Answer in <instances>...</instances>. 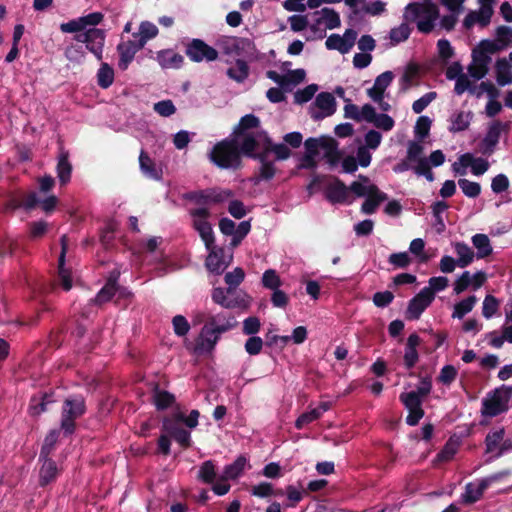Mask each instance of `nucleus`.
<instances>
[{
  "mask_svg": "<svg viewBox=\"0 0 512 512\" xmlns=\"http://www.w3.org/2000/svg\"><path fill=\"white\" fill-rule=\"evenodd\" d=\"M438 3L448 7V0H422L409 3L403 13V20L416 23L419 32L428 34L433 31L435 21L439 18Z\"/></svg>",
  "mask_w": 512,
  "mask_h": 512,
  "instance_id": "obj_1",
  "label": "nucleus"
},
{
  "mask_svg": "<svg viewBox=\"0 0 512 512\" xmlns=\"http://www.w3.org/2000/svg\"><path fill=\"white\" fill-rule=\"evenodd\" d=\"M242 141L225 138L216 143L210 154V161L220 169H238L242 164Z\"/></svg>",
  "mask_w": 512,
  "mask_h": 512,
  "instance_id": "obj_2",
  "label": "nucleus"
},
{
  "mask_svg": "<svg viewBox=\"0 0 512 512\" xmlns=\"http://www.w3.org/2000/svg\"><path fill=\"white\" fill-rule=\"evenodd\" d=\"M86 413L85 399L74 395L64 400L61 409L60 430L64 436H70L76 431V420Z\"/></svg>",
  "mask_w": 512,
  "mask_h": 512,
  "instance_id": "obj_3",
  "label": "nucleus"
},
{
  "mask_svg": "<svg viewBox=\"0 0 512 512\" xmlns=\"http://www.w3.org/2000/svg\"><path fill=\"white\" fill-rule=\"evenodd\" d=\"M74 39L77 42L84 43L86 49L91 52L98 61L103 58V48L106 39V33L103 29L90 28L84 33L76 34Z\"/></svg>",
  "mask_w": 512,
  "mask_h": 512,
  "instance_id": "obj_4",
  "label": "nucleus"
},
{
  "mask_svg": "<svg viewBox=\"0 0 512 512\" xmlns=\"http://www.w3.org/2000/svg\"><path fill=\"white\" fill-rule=\"evenodd\" d=\"M185 54L192 62L215 61L218 51L201 39H192L185 48Z\"/></svg>",
  "mask_w": 512,
  "mask_h": 512,
  "instance_id": "obj_5",
  "label": "nucleus"
},
{
  "mask_svg": "<svg viewBox=\"0 0 512 512\" xmlns=\"http://www.w3.org/2000/svg\"><path fill=\"white\" fill-rule=\"evenodd\" d=\"M399 400L408 411L406 423L409 426L417 425L424 416V410L422 408L423 399L418 397L415 393L402 392L399 395Z\"/></svg>",
  "mask_w": 512,
  "mask_h": 512,
  "instance_id": "obj_6",
  "label": "nucleus"
},
{
  "mask_svg": "<svg viewBox=\"0 0 512 512\" xmlns=\"http://www.w3.org/2000/svg\"><path fill=\"white\" fill-rule=\"evenodd\" d=\"M511 394L512 388L497 389L491 398L484 400L482 414L493 417L505 411Z\"/></svg>",
  "mask_w": 512,
  "mask_h": 512,
  "instance_id": "obj_7",
  "label": "nucleus"
},
{
  "mask_svg": "<svg viewBox=\"0 0 512 512\" xmlns=\"http://www.w3.org/2000/svg\"><path fill=\"white\" fill-rule=\"evenodd\" d=\"M232 196L230 190L214 191V190H199L190 191L183 195L185 200L194 202L195 204L205 206L209 203H220Z\"/></svg>",
  "mask_w": 512,
  "mask_h": 512,
  "instance_id": "obj_8",
  "label": "nucleus"
},
{
  "mask_svg": "<svg viewBox=\"0 0 512 512\" xmlns=\"http://www.w3.org/2000/svg\"><path fill=\"white\" fill-rule=\"evenodd\" d=\"M431 292L428 289H422L412 299L409 300L405 311L407 320H418L421 314L432 303Z\"/></svg>",
  "mask_w": 512,
  "mask_h": 512,
  "instance_id": "obj_9",
  "label": "nucleus"
},
{
  "mask_svg": "<svg viewBox=\"0 0 512 512\" xmlns=\"http://www.w3.org/2000/svg\"><path fill=\"white\" fill-rule=\"evenodd\" d=\"M161 431L167 433L171 438L179 443L183 449H187L192 445L190 432L182 428L176 423V421L170 419V417L163 418Z\"/></svg>",
  "mask_w": 512,
  "mask_h": 512,
  "instance_id": "obj_10",
  "label": "nucleus"
},
{
  "mask_svg": "<svg viewBox=\"0 0 512 512\" xmlns=\"http://www.w3.org/2000/svg\"><path fill=\"white\" fill-rule=\"evenodd\" d=\"M314 105L320 111L312 110L310 112L311 118L315 121L322 120L325 117L331 116L336 112V100L329 92H321L316 96Z\"/></svg>",
  "mask_w": 512,
  "mask_h": 512,
  "instance_id": "obj_11",
  "label": "nucleus"
},
{
  "mask_svg": "<svg viewBox=\"0 0 512 512\" xmlns=\"http://www.w3.org/2000/svg\"><path fill=\"white\" fill-rule=\"evenodd\" d=\"M325 197L331 203H350L352 196L349 188L339 178H334L333 182L327 185Z\"/></svg>",
  "mask_w": 512,
  "mask_h": 512,
  "instance_id": "obj_12",
  "label": "nucleus"
},
{
  "mask_svg": "<svg viewBox=\"0 0 512 512\" xmlns=\"http://www.w3.org/2000/svg\"><path fill=\"white\" fill-rule=\"evenodd\" d=\"M142 48L143 46H140L137 40L120 42L117 45V51L119 53V69L125 71L129 64L133 61L135 54Z\"/></svg>",
  "mask_w": 512,
  "mask_h": 512,
  "instance_id": "obj_13",
  "label": "nucleus"
},
{
  "mask_svg": "<svg viewBox=\"0 0 512 512\" xmlns=\"http://www.w3.org/2000/svg\"><path fill=\"white\" fill-rule=\"evenodd\" d=\"M259 146L258 139L256 135H248L245 139L242 140V152L243 156L248 158L258 160L261 164L265 162H269L267 160L269 153L271 152L270 147H264L261 152H256L257 147Z\"/></svg>",
  "mask_w": 512,
  "mask_h": 512,
  "instance_id": "obj_14",
  "label": "nucleus"
},
{
  "mask_svg": "<svg viewBox=\"0 0 512 512\" xmlns=\"http://www.w3.org/2000/svg\"><path fill=\"white\" fill-rule=\"evenodd\" d=\"M217 327L213 326L209 321L206 320L200 333V342L197 343V348L205 351H212L218 341L220 340L222 332L216 331Z\"/></svg>",
  "mask_w": 512,
  "mask_h": 512,
  "instance_id": "obj_15",
  "label": "nucleus"
},
{
  "mask_svg": "<svg viewBox=\"0 0 512 512\" xmlns=\"http://www.w3.org/2000/svg\"><path fill=\"white\" fill-rule=\"evenodd\" d=\"M38 462L41 463L39 469V486L45 487L55 482L60 472L57 463L52 458H38Z\"/></svg>",
  "mask_w": 512,
  "mask_h": 512,
  "instance_id": "obj_16",
  "label": "nucleus"
},
{
  "mask_svg": "<svg viewBox=\"0 0 512 512\" xmlns=\"http://www.w3.org/2000/svg\"><path fill=\"white\" fill-rule=\"evenodd\" d=\"M508 472H501L490 476L488 478L483 479L477 487H474L472 484H468L466 487V492L463 495V500L465 503H474L476 502L483 494V491L494 481L500 479L501 477L507 475Z\"/></svg>",
  "mask_w": 512,
  "mask_h": 512,
  "instance_id": "obj_17",
  "label": "nucleus"
},
{
  "mask_svg": "<svg viewBox=\"0 0 512 512\" xmlns=\"http://www.w3.org/2000/svg\"><path fill=\"white\" fill-rule=\"evenodd\" d=\"M260 126V119L254 114H246L240 118L239 123L233 129V138L242 141L248 135H256L249 132L251 129H256Z\"/></svg>",
  "mask_w": 512,
  "mask_h": 512,
  "instance_id": "obj_18",
  "label": "nucleus"
},
{
  "mask_svg": "<svg viewBox=\"0 0 512 512\" xmlns=\"http://www.w3.org/2000/svg\"><path fill=\"white\" fill-rule=\"evenodd\" d=\"M208 251L209 254L205 262L207 269L212 273L221 274L229 265V261L226 260L224 255V249L215 247Z\"/></svg>",
  "mask_w": 512,
  "mask_h": 512,
  "instance_id": "obj_19",
  "label": "nucleus"
},
{
  "mask_svg": "<svg viewBox=\"0 0 512 512\" xmlns=\"http://www.w3.org/2000/svg\"><path fill=\"white\" fill-rule=\"evenodd\" d=\"M118 272H112L110 276L108 277L106 283L104 286L99 290V292L96 294L94 298V302L98 305H102L104 303L109 302L112 297L117 293L118 291Z\"/></svg>",
  "mask_w": 512,
  "mask_h": 512,
  "instance_id": "obj_20",
  "label": "nucleus"
},
{
  "mask_svg": "<svg viewBox=\"0 0 512 512\" xmlns=\"http://www.w3.org/2000/svg\"><path fill=\"white\" fill-rule=\"evenodd\" d=\"M491 58L487 53L481 51L474 53L472 63L468 67V72L475 80L482 79L488 72V65Z\"/></svg>",
  "mask_w": 512,
  "mask_h": 512,
  "instance_id": "obj_21",
  "label": "nucleus"
},
{
  "mask_svg": "<svg viewBox=\"0 0 512 512\" xmlns=\"http://www.w3.org/2000/svg\"><path fill=\"white\" fill-rule=\"evenodd\" d=\"M394 75L391 71H385L378 75L375 79L373 87L367 91L368 96L373 101H381L384 97V92L387 87L391 84Z\"/></svg>",
  "mask_w": 512,
  "mask_h": 512,
  "instance_id": "obj_22",
  "label": "nucleus"
},
{
  "mask_svg": "<svg viewBox=\"0 0 512 512\" xmlns=\"http://www.w3.org/2000/svg\"><path fill=\"white\" fill-rule=\"evenodd\" d=\"M55 402L54 392H42L30 399L29 411L32 416H39L48 410V405Z\"/></svg>",
  "mask_w": 512,
  "mask_h": 512,
  "instance_id": "obj_23",
  "label": "nucleus"
},
{
  "mask_svg": "<svg viewBox=\"0 0 512 512\" xmlns=\"http://www.w3.org/2000/svg\"><path fill=\"white\" fill-rule=\"evenodd\" d=\"M370 193L365 197L361 210L366 214H372L376 211L378 206L388 199V195L375 185L371 184Z\"/></svg>",
  "mask_w": 512,
  "mask_h": 512,
  "instance_id": "obj_24",
  "label": "nucleus"
},
{
  "mask_svg": "<svg viewBox=\"0 0 512 512\" xmlns=\"http://www.w3.org/2000/svg\"><path fill=\"white\" fill-rule=\"evenodd\" d=\"M509 125L500 121L493 122L487 131L485 138L483 139V146L485 153L493 152L494 147L499 141L500 134L502 131L507 130Z\"/></svg>",
  "mask_w": 512,
  "mask_h": 512,
  "instance_id": "obj_25",
  "label": "nucleus"
},
{
  "mask_svg": "<svg viewBox=\"0 0 512 512\" xmlns=\"http://www.w3.org/2000/svg\"><path fill=\"white\" fill-rule=\"evenodd\" d=\"M420 344V337L416 333H412L407 338L405 353H404V365L407 369L413 368L419 360L417 346Z\"/></svg>",
  "mask_w": 512,
  "mask_h": 512,
  "instance_id": "obj_26",
  "label": "nucleus"
},
{
  "mask_svg": "<svg viewBox=\"0 0 512 512\" xmlns=\"http://www.w3.org/2000/svg\"><path fill=\"white\" fill-rule=\"evenodd\" d=\"M246 465V457L243 455L238 456L233 463L228 464L224 467L223 474L221 475L220 480L227 481L237 479L243 473Z\"/></svg>",
  "mask_w": 512,
  "mask_h": 512,
  "instance_id": "obj_27",
  "label": "nucleus"
},
{
  "mask_svg": "<svg viewBox=\"0 0 512 512\" xmlns=\"http://www.w3.org/2000/svg\"><path fill=\"white\" fill-rule=\"evenodd\" d=\"M439 56L433 60V69H439L440 72L448 79V39H440L438 41Z\"/></svg>",
  "mask_w": 512,
  "mask_h": 512,
  "instance_id": "obj_28",
  "label": "nucleus"
},
{
  "mask_svg": "<svg viewBox=\"0 0 512 512\" xmlns=\"http://www.w3.org/2000/svg\"><path fill=\"white\" fill-rule=\"evenodd\" d=\"M213 326L217 327L218 332L225 333L237 325V321L235 317L232 315H226L224 313H219L216 315H211L207 318Z\"/></svg>",
  "mask_w": 512,
  "mask_h": 512,
  "instance_id": "obj_29",
  "label": "nucleus"
},
{
  "mask_svg": "<svg viewBox=\"0 0 512 512\" xmlns=\"http://www.w3.org/2000/svg\"><path fill=\"white\" fill-rule=\"evenodd\" d=\"M139 166L145 176L154 180L161 178V173L156 168L155 162L144 150H141L139 155Z\"/></svg>",
  "mask_w": 512,
  "mask_h": 512,
  "instance_id": "obj_30",
  "label": "nucleus"
},
{
  "mask_svg": "<svg viewBox=\"0 0 512 512\" xmlns=\"http://www.w3.org/2000/svg\"><path fill=\"white\" fill-rule=\"evenodd\" d=\"M496 81L500 86L512 83V70L507 59L501 58L495 64Z\"/></svg>",
  "mask_w": 512,
  "mask_h": 512,
  "instance_id": "obj_31",
  "label": "nucleus"
},
{
  "mask_svg": "<svg viewBox=\"0 0 512 512\" xmlns=\"http://www.w3.org/2000/svg\"><path fill=\"white\" fill-rule=\"evenodd\" d=\"M68 153L62 152L58 158V163L56 166L57 177L60 181L61 185H66L70 182L71 173H72V165L68 159Z\"/></svg>",
  "mask_w": 512,
  "mask_h": 512,
  "instance_id": "obj_32",
  "label": "nucleus"
},
{
  "mask_svg": "<svg viewBox=\"0 0 512 512\" xmlns=\"http://www.w3.org/2000/svg\"><path fill=\"white\" fill-rule=\"evenodd\" d=\"M224 235L232 236L230 246L237 247L250 232L251 226H219Z\"/></svg>",
  "mask_w": 512,
  "mask_h": 512,
  "instance_id": "obj_33",
  "label": "nucleus"
},
{
  "mask_svg": "<svg viewBox=\"0 0 512 512\" xmlns=\"http://www.w3.org/2000/svg\"><path fill=\"white\" fill-rule=\"evenodd\" d=\"M176 401L174 394L166 391L160 390L158 385L155 386L153 392V403L157 410H166L171 407Z\"/></svg>",
  "mask_w": 512,
  "mask_h": 512,
  "instance_id": "obj_34",
  "label": "nucleus"
},
{
  "mask_svg": "<svg viewBox=\"0 0 512 512\" xmlns=\"http://www.w3.org/2000/svg\"><path fill=\"white\" fill-rule=\"evenodd\" d=\"M455 247L459 257L457 261L450 257V273L454 270L455 265L465 267L471 263L474 257L473 251L467 245L457 243Z\"/></svg>",
  "mask_w": 512,
  "mask_h": 512,
  "instance_id": "obj_35",
  "label": "nucleus"
},
{
  "mask_svg": "<svg viewBox=\"0 0 512 512\" xmlns=\"http://www.w3.org/2000/svg\"><path fill=\"white\" fill-rule=\"evenodd\" d=\"M158 60L164 68H179L184 62V57L172 50H165L158 54Z\"/></svg>",
  "mask_w": 512,
  "mask_h": 512,
  "instance_id": "obj_36",
  "label": "nucleus"
},
{
  "mask_svg": "<svg viewBox=\"0 0 512 512\" xmlns=\"http://www.w3.org/2000/svg\"><path fill=\"white\" fill-rule=\"evenodd\" d=\"M158 34V28L156 25L149 21H144L139 26V33H134L133 36L138 38L140 46H145L148 40L156 37Z\"/></svg>",
  "mask_w": 512,
  "mask_h": 512,
  "instance_id": "obj_37",
  "label": "nucleus"
},
{
  "mask_svg": "<svg viewBox=\"0 0 512 512\" xmlns=\"http://www.w3.org/2000/svg\"><path fill=\"white\" fill-rule=\"evenodd\" d=\"M60 431L61 430H58V429H52L49 431V433L46 435L44 442L42 444L40 454H39V459L51 458L50 455L52 454V452L55 449V445L58 441Z\"/></svg>",
  "mask_w": 512,
  "mask_h": 512,
  "instance_id": "obj_38",
  "label": "nucleus"
},
{
  "mask_svg": "<svg viewBox=\"0 0 512 512\" xmlns=\"http://www.w3.org/2000/svg\"><path fill=\"white\" fill-rule=\"evenodd\" d=\"M227 75L236 82L242 83L249 75V66L247 62L242 59H237L235 66L228 68Z\"/></svg>",
  "mask_w": 512,
  "mask_h": 512,
  "instance_id": "obj_39",
  "label": "nucleus"
},
{
  "mask_svg": "<svg viewBox=\"0 0 512 512\" xmlns=\"http://www.w3.org/2000/svg\"><path fill=\"white\" fill-rule=\"evenodd\" d=\"M321 14L322 23H325V27L329 30L338 28L341 25V20L339 14L332 8H322L320 11H315L314 15Z\"/></svg>",
  "mask_w": 512,
  "mask_h": 512,
  "instance_id": "obj_40",
  "label": "nucleus"
},
{
  "mask_svg": "<svg viewBox=\"0 0 512 512\" xmlns=\"http://www.w3.org/2000/svg\"><path fill=\"white\" fill-rule=\"evenodd\" d=\"M97 84L102 89L109 88L114 81V70L108 63H101L97 71Z\"/></svg>",
  "mask_w": 512,
  "mask_h": 512,
  "instance_id": "obj_41",
  "label": "nucleus"
},
{
  "mask_svg": "<svg viewBox=\"0 0 512 512\" xmlns=\"http://www.w3.org/2000/svg\"><path fill=\"white\" fill-rule=\"evenodd\" d=\"M411 31L412 29L409 26V22H406L405 20L399 26L392 28L389 33L392 45H397L406 41L409 38Z\"/></svg>",
  "mask_w": 512,
  "mask_h": 512,
  "instance_id": "obj_42",
  "label": "nucleus"
},
{
  "mask_svg": "<svg viewBox=\"0 0 512 512\" xmlns=\"http://www.w3.org/2000/svg\"><path fill=\"white\" fill-rule=\"evenodd\" d=\"M474 247L477 249V257L485 258L492 253L490 240L485 234H476L472 238Z\"/></svg>",
  "mask_w": 512,
  "mask_h": 512,
  "instance_id": "obj_43",
  "label": "nucleus"
},
{
  "mask_svg": "<svg viewBox=\"0 0 512 512\" xmlns=\"http://www.w3.org/2000/svg\"><path fill=\"white\" fill-rule=\"evenodd\" d=\"M198 479L205 484H213L216 479L215 464L212 460L204 461L198 471Z\"/></svg>",
  "mask_w": 512,
  "mask_h": 512,
  "instance_id": "obj_44",
  "label": "nucleus"
},
{
  "mask_svg": "<svg viewBox=\"0 0 512 512\" xmlns=\"http://www.w3.org/2000/svg\"><path fill=\"white\" fill-rule=\"evenodd\" d=\"M245 273L242 268H235L232 272L226 273L224 280L225 283L229 286L227 288L228 294H234L235 288L241 284V282L244 280Z\"/></svg>",
  "mask_w": 512,
  "mask_h": 512,
  "instance_id": "obj_45",
  "label": "nucleus"
},
{
  "mask_svg": "<svg viewBox=\"0 0 512 512\" xmlns=\"http://www.w3.org/2000/svg\"><path fill=\"white\" fill-rule=\"evenodd\" d=\"M431 123L430 118L427 116H420L417 119L414 134L419 141H423L429 135Z\"/></svg>",
  "mask_w": 512,
  "mask_h": 512,
  "instance_id": "obj_46",
  "label": "nucleus"
},
{
  "mask_svg": "<svg viewBox=\"0 0 512 512\" xmlns=\"http://www.w3.org/2000/svg\"><path fill=\"white\" fill-rule=\"evenodd\" d=\"M472 116L473 114L470 111H461L457 113L452 121V126L450 127V129L453 131L466 130L470 125Z\"/></svg>",
  "mask_w": 512,
  "mask_h": 512,
  "instance_id": "obj_47",
  "label": "nucleus"
},
{
  "mask_svg": "<svg viewBox=\"0 0 512 512\" xmlns=\"http://www.w3.org/2000/svg\"><path fill=\"white\" fill-rule=\"evenodd\" d=\"M262 285L273 291L282 285V281L274 269H268L263 273Z\"/></svg>",
  "mask_w": 512,
  "mask_h": 512,
  "instance_id": "obj_48",
  "label": "nucleus"
},
{
  "mask_svg": "<svg viewBox=\"0 0 512 512\" xmlns=\"http://www.w3.org/2000/svg\"><path fill=\"white\" fill-rule=\"evenodd\" d=\"M414 162L416 165L413 166V170L418 176H424L430 182L434 180V175L431 170L432 165L427 158L423 157Z\"/></svg>",
  "mask_w": 512,
  "mask_h": 512,
  "instance_id": "obj_49",
  "label": "nucleus"
},
{
  "mask_svg": "<svg viewBox=\"0 0 512 512\" xmlns=\"http://www.w3.org/2000/svg\"><path fill=\"white\" fill-rule=\"evenodd\" d=\"M230 295L231 294L227 293V290L225 291L223 288L217 287L212 290L211 298L214 303L222 306L223 308L233 309L235 304L229 302Z\"/></svg>",
  "mask_w": 512,
  "mask_h": 512,
  "instance_id": "obj_50",
  "label": "nucleus"
},
{
  "mask_svg": "<svg viewBox=\"0 0 512 512\" xmlns=\"http://www.w3.org/2000/svg\"><path fill=\"white\" fill-rule=\"evenodd\" d=\"M318 91L317 84H309L304 89H300L294 94V102L297 104H303L310 101L315 93Z\"/></svg>",
  "mask_w": 512,
  "mask_h": 512,
  "instance_id": "obj_51",
  "label": "nucleus"
},
{
  "mask_svg": "<svg viewBox=\"0 0 512 512\" xmlns=\"http://www.w3.org/2000/svg\"><path fill=\"white\" fill-rule=\"evenodd\" d=\"M321 417L320 409H312L308 412L302 413L295 421V427L297 429H303L308 424L314 422Z\"/></svg>",
  "mask_w": 512,
  "mask_h": 512,
  "instance_id": "obj_52",
  "label": "nucleus"
},
{
  "mask_svg": "<svg viewBox=\"0 0 512 512\" xmlns=\"http://www.w3.org/2000/svg\"><path fill=\"white\" fill-rule=\"evenodd\" d=\"M493 0H480L481 7L479 11H476L477 17H478V23L481 26H486L491 19L493 9L491 6V2Z\"/></svg>",
  "mask_w": 512,
  "mask_h": 512,
  "instance_id": "obj_53",
  "label": "nucleus"
},
{
  "mask_svg": "<svg viewBox=\"0 0 512 512\" xmlns=\"http://www.w3.org/2000/svg\"><path fill=\"white\" fill-rule=\"evenodd\" d=\"M264 341L261 337L253 335L249 336L244 344V349L250 356H255L261 353L264 346Z\"/></svg>",
  "mask_w": 512,
  "mask_h": 512,
  "instance_id": "obj_54",
  "label": "nucleus"
},
{
  "mask_svg": "<svg viewBox=\"0 0 512 512\" xmlns=\"http://www.w3.org/2000/svg\"><path fill=\"white\" fill-rule=\"evenodd\" d=\"M476 302V297L474 295L469 296L457 303L454 306L453 317L462 318L465 314L470 312Z\"/></svg>",
  "mask_w": 512,
  "mask_h": 512,
  "instance_id": "obj_55",
  "label": "nucleus"
},
{
  "mask_svg": "<svg viewBox=\"0 0 512 512\" xmlns=\"http://www.w3.org/2000/svg\"><path fill=\"white\" fill-rule=\"evenodd\" d=\"M458 185L467 197L475 198L481 192V186L477 182H472L467 179H459Z\"/></svg>",
  "mask_w": 512,
  "mask_h": 512,
  "instance_id": "obj_56",
  "label": "nucleus"
},
{
  "mask_svg": "<svg viewBox=\"0 0 512 512\" xmlns=\"http://www.w3.org/2000/svg\"><path fill=\"white\" fill-rule=\"evenodd\" d=\"M261 329V321L257 316H249L243 321L242 332L244 335H256Z\"/></svg>",
  "mask_w": 512,
  "mask_h": 512,
  "instance_id": "obj_57",
  "label": "nucleus"
},
{
  "mask_svg": "<svg viewBox=\"0 0 512 512\" xmlns=\"http://www.w3.org/2000/svg\"><path fill=\"white\" fill-rule=\"evenodd\" d=\"M429 286L423 289H428L431 292V299L434 300L435 293L444 290L448 286V278L446 277H431L428 281Z\"/></svg>",
  "mask_w": 512,
  "mask_h": 512,
  "instance_id": "obj_58",
  "label": "nucleus"
},
{
  "mask_svg": "<svg viewBox=\"0 0 512 512\" xmlns=\"http://www.w3.org/2000/svg\"><path fill=\"white\" fill-rule=\"evenodd\" d=\"M325 45L328 50H337L341 54L348 53L347 47L344 44L343 38L339 34H331L327 38Z\"/></svg>",
  "mask_w": 512,
  "mask_h": 512,
  "instance_id": "obj_59",
  "label": "nucleus"
},
{
  "mask_svg": "<svg viewBox=\"0 0 512 512\" xmlns=\"http://www.w3.org/2000/svg\"><path fill=\"white\" fill-rule=\"evenodd\" d=\"M174 333L177 336H185L190 330V324L187 319L182 315H176L172 319Z\"/></svg>",
  "mask_w": 512,
  "mask_h": 512,
  "instance_id": "obj_60",
  "label": "nucleus"
},
{
  "mask_svg": "<svg viewBox=\"0 0 512 512\" xmlns=\"http://www.w3.org/2000/svg\"><path fill=\"white\" fill-rule=\"evenodd\" d=\"M200 234V237L202 238L203 242L205 243V246L207 250H211L215 247H217L214 244V235L212 231V226H194Z\"/></svg>",
  "mask_w": 512,
  "mask_h": 512,
  "instance_id": "obj_61",
  "label": "nucleus"
},
{
  "mask_svg": "<svg viewBox=\"0 0 512 512\" xmlns=\"http://www.w3.org/2000/svg\"><path fill=\"white\" fill-rule=\"evenodd\" d=\"M274 493L273 485L269 482H261L251 489V494L259 498L272 496Z\"/></svg>",
  "mask_w": 512,
  "mask_h": 512,
  "instance_id": "obj_62",
  "label": "nucleus"
},
{
  "mask_svg": "<svg viewBox=\"0 0 512 512\" xmlns=\"http://www.w3.org/2000/svg\"><path fill=\"white\" fill-rule=\"evenodd\" d=\"M436 97L435 92H428L412 104V110L416 114H420Z\"/></svg>",
  "mask_w": 512,
  "mask_h": 512,
  "instance_id": "obj_63",
  "label": "nucleus"
},
{
  "mask_svg": "<svg viewBox=\"0 0 512 512\" xmlns=\"http://www.w3.org/2000/svg\"><path fill=\"white\" fill-rule=\"evenodd\" d=\"M393 300L394 294L391 291L376 292L373 295V303L379 308L387 307Z\"/></svg>",
  "mask_w": 512,
  "mask_h": 512,
  "instance_id": "obj_64",
  "label": "nucleus"
}]
</instances>
